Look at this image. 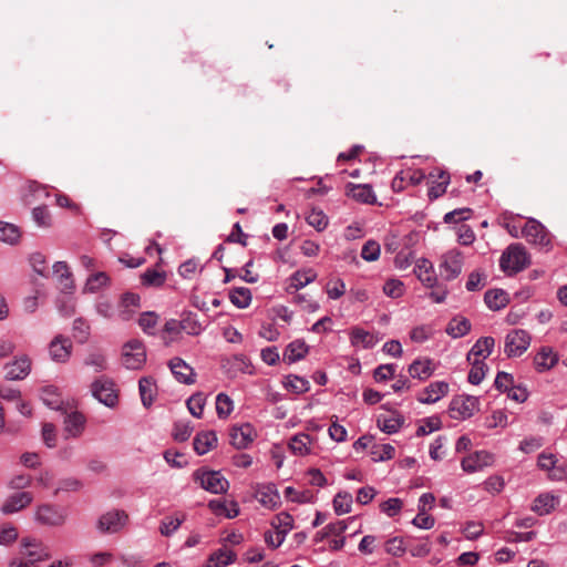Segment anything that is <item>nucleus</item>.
Segmentation results:
<instances>
[{
    "mask_svg": "<svg viewBox=\"0 0 567 567\" xmlns=\"http://www.w3.org/2000/svg\"><path fill=\"white\" fill-rule=\"evenodd\" d=\"M41 400L47 406H49L52 410L60 409L62 404V400L58 392V389L52 385H48L42 389Z\"/></svg>",
    "mask_w": 567,
    "mask_h": 567,
    "instance_id": "obj_46",
    "label": "nucleus"
},
{
    "mask_svg": "<svg viewBox=\"0 0 567 567\" xmlns=\"http://www.w3.org/2000/svg\"><path fill=\"white\" fill-rule=\"evenodd\" d=\"M414 272L417 279L429 288H432L437 282V277L434 272L433 265L427 259H420L415 265Z\"/></svg>",
    "mask_w": 567,
    "mask_h": 567,
    "instance_id": "obj_23",
    "label": "nucleus"
},
{
    "mask_svg": "<svg viewBox=\"0 0 567 567\" xmlns=\"http://www.w3.org/2000/svg\"><path fill=\"white\" fill-rule=\"evenodd\" d=\"M395 449L391 444L374 445L371 451L374 462L388 461L394 457Z\"/></svg>",
    "mask_w": 567,
    "mask_h": 567,
    "instance_id": "obj_54",
    "label": "nucleus"
},
{
    "mask_svg": "<svg viewBox=\"0 0 567 567\" xmlns=\"http://www.w3.org/2000/svg\"><path fill=\"white\" fill-rule=\"evenodd\" d=\"M478 410V399L472 395H456L450 403L451 416L457 420H466Z\"/></svg>",
    "mask_w": 567,
    "mask_h": 567,
    "instance_id": "obj_7",
    "label": "nucleus"
},
{
    "mask_svg": "<svg viewBox=\"0 0 567 567\" xmlns=\"http://www.w3.org/2000/svg\"><path fill=\"white\" fill-rule=\"evenodd\" d=\"M316 278L317 274L311 268L298 270L290 277V288L298 290L315 281Z\"/></svg>",
    "mask_w": 567,
    "mask_h": 567,
    "instance_id": "obj_40",
    "label": "nucleus"
},
{
    "mask_svg": "<svg viewBox=\"0 0 567 567\" xmlns=\"http://www.w3.org/2000/svg\"><path fill=\"white\" fill-rule=\"evenodd\" d=\"M89 334H90L89 324L82 318L75 319L73 321V337L80 343H84L87 341Z\"/></svg>",
    "mask_w": 567,
    "mask_h": 567,
    "instance_id": "obj_61",
    "label": "nucleus"
},
{
    "mask_svg": "<svg viewBox=\"0 0 567 567\" xmlns=\"http://www.w3.org/2000/svg\"><path fill=\"white\" fill-rule=\"evenodd\" d=\"M185 515H181L179 517H165L162 522H161V526H159V532L163 536H171L173 535L178 528L179 526L183 524V522L185 520Z\"/></svg>",
    "mask_w": 567,
    "mask_h": 567,
    "instance_id": "obj_52",
    "label": "nucleus"
},
{
    "mask_svg": "<svg viewBox=\"0 0 567 567\" xmlns=\"http://www.w3.org/2000/svg\"><path fill=\"white\" fill-rule=\"evenodd\" d=\"M309 389L310 383L307 379L295 374L286 375V390L296 394H301L308 392Z\"/></svg>",
    "mask_w": 567,
    "mask_h": 567,
    "instance_id": "obj_47",
    "label": "nucleus"
},
{
    "mask_svg": "<svg viewBox=\"0 0 567 567\" xmlns=\"http://www.w3.org/2000/svg\"><path fill=\"white\" fill-rule=\"evenodd\" d=\"M166 280L165 271L147 269L141 275V282L146 287H161Z\"/></svg>",
    "mask_w": 567,
    "mask_h": 567,
    "instance_id": "obj_45",
    "label": "nucleus"
},
{
    "mask_svg": "<svg viewBox=\"0 0 567 567\" xmlns=\"http://www.w3.org/2000/svg\"><path fill=\"white\" fill-rule=\"evenodd\" d=\"M194 480L213 494H223L229 488V482L219 471L197 470L194 472Z\"/></svg>",
    "mask_w": 567,
    "mask_h": 567,
    "instance_id": "obj_4",
    "label": "nucleus"
},
{
    "mask_svg": "<svg viewBox=\"0 0 567 567\" xmlns=\"http://www.w3.org/2000/svg\"><path fill=\"white\" fill-rule=\"evenodd\" d=\"M82 486V482L75 477L62 478L58 482V486L54 489L53 495L56 496L60 492H78Z\"/></svg>",
    "mask_w": 567,
    "mask_h": 567,
    "instance_id": "obj_59",
    "label": "nucleus"
},
{
    "mask_svg": "<svg viewBox=\"0 0 567 567\" xmlns=\"http://www.w3.org/2000/svg\"><path fill=\"white\" fill-rule=\"evenodd\" d=\"M179 321L182 331L189 336H198L203 331L202 323L198 321L197 316L193 312L184 313Z\"/></svg>",
    "mask_w": 567,
    "mask_h": 567,
    "instance_id": "obj_42",
    "label": "nucleus"
},
{
    "mask_svg": "<svg viewBox=\"0 0 567 567\" xmlns=\"http://www.w3.org/2000/svg\"><path fill=\"white\" fill-rule=\"evenodd\" d=\"M484 301L491 310H499L508 302L507 295L502 289H491L485 292Z\"/></svg>",
    "mask_w": 567,
    "mask_h": 567,
    "instance_id": "obj_35",
    "label": "nucleus"
},
{
    "mask_svg": "<svg viewBox=\"0 0 567 567\" xmlns=\"http://www.w3.org/2000/svg\"><path fill=\"white\" fill-rule=\"evenodd\" d=\"M558 362V354L549 347H543L535 355L534 363L538 372L550 370Z\"/></svg>",
    "mask_w": 567,
    "mask_h": 567,
    "instance_id": "obj_24",
    "label": "nucleus"
},
{
    "mask_svg": "<svg viewBox=\"0 0 567 567\" xmlns=\"http://www.w3.org/2000/svg\"><path fill=\"white\" fill-rule=\"evenodd\" d=\"M32 218L39 227H50L51 216L47 207L38 206L32 210Z\"/></svg>",
    "mask_w": 567,
    "mask_h": 567,
    "instance_id": "obj_63",
    "label": "nucleus"
},
{
    "mask_svg": "<svg viewBox=\"0 0 567 567\" xmlns=\"http://www.w3.org/2000/svg\"><path fill=\"white\" fill-rule=\"evenodd\" d=\"M495 340L492 337L480 338L467 353V361L488 358L494 349Z\"/></svg>",
    "mask_w": 567,
    "mask_h": 567,
    "instance_id": "obj_20",
    "label": "nucleus"
},
{
    "mask_svg": "<svg viewBox=\"0 0 567 567\" xmlns=\"http://www.w3.org/2000/svg\"><path fill=\"white\" fill-rule=\"evenodd\" d=\"M113 381L101 378L93 382L92 393L95 399L109 408H114L117 404L118 395L115 390Z\"/></svg>",
    "mask_w": 567,
    "mask_h": 567,
    "instance_id": "obj_9",
    "label": "nucleus"
},
{
    "mask_svg": "<svg viewBox=\"0 0 567 567\" xmlns=\"http://www.w3.org/2000/svg\"><path fill=\"white\" fill-rule=\"evenodd\" d=\"M254 429L246 423L240 426H233L229 433L230 444L238 450L247 449L254 441Z\"/></svg>",
    "mask_w": 567,
    "mask_h": 567,
    "instance_id": "obj_16",
    "label": "nucleus"
},
{
    "mask_svg": "<svg viewBox=\"0 0 567 567\" xmlns=\"http://www.w3.org/2000/svg\"><path fill=\"white\" fill-rule=\"evenodd\" d=\"M383 291L391 298H399L404 293V285L399 279H389L383 286Z\"/></svg>",
    "mask_w": 567,
    "mask_h": 567,
    "instance_id": "obj_62",
    "label": "nucleus"
},
{
    "mask_svg": "<svg viewBox=\"0 0 567 567\" xmlns=\"http://www.w3.org/2000/svg\"><path fill=\"white\" fill-rule=\"evenodd\" d=\"M20 238L19 228L9 223L0 221V240L8 244H16Z\"/></svg>",
    "mask_w": 567,
    "mask_h": 567,
    "instance_id": "obj_49",
    "label": "nucleus"
},
{
    "mask_svg": "<svg viewBox=\"0 0 567 567\" xmlns=\"http://www.w3.org/2000/svg\"><path fill=\"white\" fill-rule=\"evenodd\" d=\"M306 220L318 231H322L328 226V217L322 210L312 209L308 213Z\"/></svg>",
    "mask_w": 567,
    "mask_h": 567,
    "instance_id": "obj_56",
    "label": "nucleus"
},
{
    "mask_svg": "<svg viewBox=\"0 0 567 567\" xmlns=\"http://www.w3.org/2000/svg\"><path fill=\"white\" fill-rule=\"evenodd\" d=\"M470 330L471 322L464 317L453 318L446 327V333L455 339L464 337L470 332Z\"/></svg>",
    "mask_w": 567,
    "mask_h": 567,
    "instance_id": "obj_37",
    "label": "nucleus"
},
{
    "mask_svg": "<svg viewBox=\"0 0 567 567\" xmlns=\"http://www.w3.org/2000/svg\"><path fill=\"white\" fill-rule=\"evenodd\" d=\"M53 274L59 277L60 284L63 286L62 290L64 292H72L74 285L66 262L56 261L53 265Z\"/></svg>",
    "mask_w": 567,
    "mask_h": 567,
    "instance_id": "obj_36",
    "label": "nucleus"
},
{
    "mask_svg": "<svg viewBox=\"0 0 567 567\" xmlns=\"http://www.w3.org/2000/svg\"><path fill=\"white\" fill-rule=\"evenodd\" d=\"M409 373L414 379L426 380L433 374L432 361L430 359L413 361L409 367Z\"/></svg>",
    "mask_w": 567,
    "mask_h": 567,
    "instance_id": "obj_34",
    "label": "nucleus"
},
{
    "mask_svg": "<svg viewBox=\"0 0 567 567\" xmlns=\"http://www.w3.org/2000/svg\"><path fill=\"white\" fill-rule=\"evenodd\" d=\"M141 306V298L137 293L133 292H125L122 295L121 302H120V311L118 316L122 320L126 321L130 320L132 315L134 313L135 309L140 308Z\"/></svg>",
    "mask_w": 567,
    "mask_h": 567,
    "instance_id": "obj_25",
    "label": "nucleus"
},
{
    "mask_svg": "<svg viewBox=\"0 0 567 567\" xmlns=\"http://www.w3.org/2000/svg\"><path fill=\"white\" fill-rule=\"evenodd\" d=\"M33 494L31 492H17L10 495L1 506L3 514H13L28 507L33 502Z\"/></svg>",
    "mask_w": 567,
    "mask_h": 567,
    "instance_id": "obj_14",
    "label": "nucleus"
},
{
    "mask_svg": "<svg viewBox=\"0 0 567 567\" xmlns=\"http://www.w3.org/2000/svg\"><path fill=\"white\" fill-rule=\"evenodd\" d=\"M4 369L7 379L22 380L30 373L31 362L28 357L23 355L6 364Z\"/></svg>",
    "mask_w": 567,
    "mask_h": 567,
    "instance_id": "obj_19",
    "label": "nucleus"
},
{
    "mask_svg": "<svg viewBox=\"0 0 567 567\" xmlns=\"http://www.w3.org/2000/svg\"><path fill=\"white\" fill-rule=\"evenodd\" d=\"M347 528V520L330 523L316 534V540L321 542L330 536H341Z\"/></svg>",
    "mask_w": 567,
    "mask_h": 567,
    "instance_id": "obj_41",
    "label": "nucleus"
},
{
    "mask_svg": "<svg viewBox=\"0 0 567 567\" xmlns=\"http://www.w3.org/2000/svg\"><path fill=\"white\" fill-rule=\"evenodd\" d=\"M127 518L124 511H111L99 518L97 528L101 533H117L125 526Z\"/></svg>",
    "mask_w": 567,
    "mask_h": 567,
    "instance_id": "obj_11",
    "label": "nucleus"
},
{
    "mask_svg": "<svg viewBox=\"0 0 567 567\" xmlns=\"http://www.w3.org/2000/svg\"><path fill=\"white\" fill-rule=\"evenodd\" d=\"M464 256L457 249H451L442 255L439 265L440 275L444 280H453L457 278L463 268Z\"/></svg>",
    "mask_w": 567,
    "mask_h": 567,
    "instance_id": "obj_5",
    "label": "nucleus"
},
{
    "mask_svg": "<svg viewBox=\"0 0 567 567\" xmlns=\"http://www.w3.org/2000/svg\"><path fill=\"white\" fill-rule=\"evenodd\" d=\"M208 507L216 515H224L227 518H234L239 514L238 504L234 501L227 503L226 501L213 499L208 503Z\"/></svg>",
    "mask_w": 567,
    "mask_h": 567,
    "instance_id": "obj_30",
    "label": "nucleus"
},
{
    "mask_svg": "<svg viewBox=\"0 0 567 567\" xmlns=\"http://www.w3.org/2000/svg\"><path fill=\"white\" fill-rule=\"evenodd\" d=\"M442 427V422L437 416H430L423 420V423L419 425L416 430L417 436H424L432 432L439 431Z\"/></svg>",
    "mask_w": 567,
    "mask_h": 567,
    "instance_id": "obj_58",
    "label": "nucleus"
},
{
    "mask_svg": "<svg viewBox=\"0 0 567 567\" xmlns=\"http://www.w3.org/2000/svg\"><path fill=\"white\" fill-rule=\"evenodd\" d=\"M429 177L436 179L432 182L427 192L429 198L433 200L441 197L446 192V187L450 184V174L445 171L435 168L430 173Z\"/></svg>",
    "mask_w": 567,
    "mask_h": 567,
    "instance_id": "obj_18",
    "label": "nucleus"
},
{
    "mask_svg": "<svg viewBox=\"0 0 567 567\" xmlns=\"http://www.w3.org/2000/svg\"><path fill=\"white\" fill-rule=\"evenodd\" d=\"M529 264V255L522 244H511L499 258V267L507 275L517 274Z\"/></svg>",
    "mask_w": 567,
    "mask_h": 567,
    "instance_id": "obj_1",
    "label": "nucleus"
},
{
    "mask_svg": "<svg viewBox=\"0 0 567 567\" xmlns=\"http://www.w3.org/2000/svg\"><path fill=\"white\" fill-rule=\"evenodd\" d=\"M194 450L198 455H204L217 445V435L215 431H202L194 437Z\"/></svg>",
    "mask_w": 567,
    "mask_h": 567,
    "instance_id": "obj_22",
    "label": "nucleus"
},
{
    "mask_svg": "<svg viewBox=\"0 0 567 567\" xmlns=\"http://www.w3.org/2000/svg\"><path fill=\"white\" fill-rule=\"evenodd\" d=\"M49 353L54 362H66L72 353L71 340L62 334L56 336L49 344Z\"/></svg>",
    "mask_w": 567,
    "mask_h": 567,
    "instance_id": "obj_13",
    "label": "nucleus"
},
{
    "mask_svg": "<svg viewBox=\"0 0 567 567\" xmlns=\"http://www.w3.org/2000/svg\"><path fill=\"white\" fill-rule=\"evenodd\" d=\"M377 423L382 432L386 434H394L401 429L403 420L399 416L389 419H378Z\"/></svg>",
    "mask_w": 567,
    "mask_h": 567,
    "instance_id": "obj_60",
    "label": "nucleus"
},
{
    "mask_svg": "<svg viewBox=\"0 0 567 567\" xmlns=\"http://www.w3.org/2000/svg\"><path fill=\"white\" fill-rule=\"evenodd\" d=\"M522 237L542 249L549 250L551 248V238L546 227L535 218H528L522 228Z\"/></svg>",
    "mask_w": 567,
    "mask_h": 567,
    "instance_id": "obj_3",
    "label": "nucleus"
},
{
    "mask_svg": "<svg viewBox=\"0 0 567 567\" xmlns=\"http://www.w3.org/2000/svg\"><path fill=\"white\" fill-rule=\"evenodd\" d=\"M352 506V496L351 494L338 493L333 498V508L337 515H343L351 511Z\"/></svg>",
    "mask_w": 567,
    "mask_h": 567,
    "instance_id": "obj_51",
    "label": "nucleus"
},
{
    "mask_svg": "<svg viewBox=\"0 0 567 567\" xmlns=\"http://www.w3.org/2000/svg\"><path fill=\"white\" fill-rule=\"evenodd\" d=\"M236 560V554L227 548H220L210 554L207 567H226Z\"/></svg>",
    "mask_w": 567,
    "mask_h": 567,
    "instance_id": "obj_33",
    "label": "nucleus"
},
{
    "mask_svg": "<svg viewBox=\"0 0 567 567\" xmlns=\"http://www.w3.org/2000/svg\"><path fill=\"white\" fill-rule=\"evenodd\" d=\"M257 498L265 507L270 509L280 503V495L272 484L260 486L257 491Z\"/></svg>",
    "mask_w": 567,
    "mask_h": 567,
    "instance_id": "obj_26",
    "label": "nucleus"
},
{
    "mask_svg": "<svg viewBox=\"0 0 567 567\" xmlns=\"http://www.w3.org/2000/svg\"><path fill=\"white\" fill-rule=\"evenodd\" d=\"M271 524L275 530H268L265 533V542L272 548H277L284 543V529L280 528V516L278 515L276 519L272 520Z\"/></svg>",
    "mask_w": 567,
    "mask_h": 567,
    "instance_id": "obj_44",
    "label": "nucleus"
},
{
    "mask_svg": "<svg viewBox=\"0 0 567 567\" xmlns=\"http://www.w3.org/2000/svg\"><path fill=\"white\" fill-rule=\"evenodd\" d=\"M84 364L92 367L95 372H101L106 369V359L100 352H92L85 358Z\"/></svg>",
    "mask_w": 567,
    "mask_h": 567,
    "instance_id": "obj_64",
    "label": "nucleus"
},
{
    "mask_svg": "<svg viewBox=\"0 0 567 567\" xmlns=\"http://www.w3.org/2000/svg\"><path fill=\"white\" fill-rule=\"evenodd\" d=\"M350 341L354 347L371 349L378 343L379 340L369 331L355 327L350 332Z\"/></svg>",
    "mask_w": 567,
    "mask_h": 567,
    "instance_id": "obj_28",
    "label": "nucleus"
},
{
    "mask_svg": "<svg viewBox=\"0 0 567 567\" xmlns=\"http://www.w3.org/2000/svg\"><path fill=\"white\" fill-rule=\"evenodd\" d=\"M138 391L142 403L145 408H150L153 404L156 394V384L150 377H144L138 382Z\"/></svg>",
    "mask_w": 567,
    "mask_h": 567,
    "instance_id": "obj_32",
    "label": "nucleus"
},
{
    "mask_svg": "<svg viewBox=\"0 0 567 567\" xmlns=\"http://www.w3.org/2000/svg\"><path fill=\"white\" fill-rule=\"evenodd\" d=\"M193 431L190 422L178 421L174 424L173 437L177 442H185L190 437Z\"/></svg>",
    "mask_w": 567,
    "mask_h": 567,
    "instance_id": "obj_55",
    "label": "nucleus"
},
{
    "mask_svg": "<svg viewBox=\"0 0 567 567\" xmlns=\"http://www.w3.org/2000/svg\"><path fill=\"white\" fill-rule=\"evenodd\" d=\"M468 362L472 367L468 372L467 380L470 383L477 385L485 378V374H486L488 368L482 359H475V360H472Z\"/></svg>",
    "mask_w": 567,
    "mask_h": 567,
    "instance_id": "obj_43",
    "label": "nucleus"
},
{
    "mask_svg": "<svg viewBox=\"0 0 567 567\" xmlns=\"http://www.w3.org/2000/svg\"><path fill=\"white\" fill-rule=\"evenodd\" d=\"M288 446L295 455H308L311 451V437L306 433L296 434L290 439Z\"/></svg>",
    "mask_w": 567,
    "mask_h": 567,
    "instance_id": "obj_29",
    "label": "nucleus"
},
{
    "mask_svg": "<svg viewBox=\"0 0 567 567\" xmlns=\"http://www.w3.org/2000/svg\"><path fill=\"white\" fill-rule=\"evenodd\" d=\"M449 392V384L444 381L430 383L417 396V401L423 404H432L445 396Z\"/></svg>",
    "mask_w": 567,
    "mask_h": 567,
    "instance_id": "obj_17",
    "label": "nucleus"
},
{
    "mask_svg": "<svg viewBox=\"0 0 567 567\" xmlns=\"http://www.w3.org/2000/svg\"><path fill=\"white\" fill-rule=\"evenodd\" d=\"M229 299L237 308L245 309L251 302L250 289L246 287L234 288L229 292Z\"/></svg>",
    "mask_w": 567,
    "mask_h": 567,
    "instance_id": "obj_39",
    "label": "nucleus"
},
{
    "mask_svg": "<svg viewBox=\"0 0 567 567\" xmlns=\"http://www.w3.org/2000/svg\"><path fill=\"white\" fill-rule=\"evenodd\" d=\"M494 462V456L486 451H477L464 457L461 466L466 473H475L482 471L484 467L491 466Z\"/></svg>",
    "mask_w": 567,
    "mask_h": 567,
    "instance_id": "obj_12",
    "label": "nucleus"
},
{
    "mask_svg": "<svg viewBox=\"0 0 567 567\" xmlns=\"http://www.w3.org/2000/svg\"><path fill=\"white\" fill-rule=\"evenodd\" d=\"M66 517L68 513L64 507L50 503L41 504L34 511V520L42 526H62Z\"/></svg>",
    "mask_w": 567,
    "mask_h": 567,
    "instance_id": "obj_2",
    "label": "nucleus"
},
{
    "mask_svg": "<svg viewBox=\"0 0 567 567\" xmlns=\"http://www.w3.org/2000/svg\"><path fill=\"white\" fill-rule=\"evenodd\" d=\"M158 322L157 313L153 311L143 312L138 318V326L147 334H155V328Z\"/></svg>",
    "mask_w": 567,
    "mask_h": 567,
    "instance_id": "obj_50",
    "label": "nucleus"
},
{
    "mask_svg": "<svg viewBox=\"0 0 567 567\" xmlns=\"http://www.w3.org/2000/svg\"><path fill=\"white\" fill-rule=\"evenodd\" d=\"M347 194L362 204L372 205L377 203V196L372 187L368 184H349Z\"/></svg>",
    "mask_w": 567,
    "mask_h": 567,
    "instance_id": "obj_21",
    "label": "nucleus"
},
{
    "mask_svg": "<svg viewBox=\"0 0 567 567\" xmlns=\"http://www.w3.org/2000/svg\"><path fill=\"white\" fill-rule=\"evenodd\" d=\"M557 503L558 499L555 495L549 493L540 494L535 498L532 509L538 515H547L555 508Z\"/></svg>",
    "mask_w": 567,
    "mask_h": 567,
    "instance_id": "obj_31",
    "label": "nucleus"
},
{
    "mask_svg": "<svg viewBox=\"0 0 567 567\" xmlns=\"http://www.w3.org/2000/svg\"><path fill=\"white\" fill-rule=\"evenodd\" d=\"M85 425V417L80 412H72L64 419V431L69 436L78 437L82 434Z\"/></svg>",
    "mask_w": 567,
    "mask_h": 567,
    "instance_id": "obj_27",
    "label": "nucleus"
},
{
    "mask_svg": "<svg viewBox=\"0 0 567 567\" xmlns=\"http://www.w3.org/2000/svg\"><path fill=\"white\" fill-rule=\"evenodd\" d=\"M309 352V346L303 340H295L286 347V354L290 363L303 359Z\"/></svg>",
    "mask_w": 567,
    "mask_h": 567,
    "instance_id": "obj_38",
    "label": "nucleus"
},
{
    "mask_svg": "<svg viewBox=\"0 0 567 567\" xmlns=\"http://www.w3.org/2000/svg\"><path fill=\"white\" fill-rule=\"evenodd\" d=\"M123 364L127 369L136 370L143 367L146 361V351L140 340H131L123 347Z\"/></svg>",
    "mask_w": 567,
    "mask_h": 567,
    "instance_id": "obj_8",
    "label": "nucleus"
},
{
    "mask_svg": "<svg viewBox=\"0 0 567 567\" xmlns=\"http://www.w3.org/2000/svg\"><path fill=\"white\" fill-rule=\"evenodd\" d=\"M205 403L206 400L200 393L192 395L186 402L189 413L197 419L202 417Z\"/></svg>",
    "mask_w": 567,
    "mask_h": 567,
    "instance_id": "obj_57",
    "label": "nucleus"
},
{
    "mask_svg": "<svg viewBox=\"0 0 567 567\" xmlns=\"http://www.w3.org/2000/svg\"><path fill=\"white\" fill-rule=\"evenodd\" d=\"M530 344V336L523 329H514L505 337L504 352L507 357L522 355Z\"/></svg>",
    "mask_w": 567,
    "mask_h": 567,
    "instance_id": "obj_6",
    "label": "nucleus"
},
{
    "mask_svg": "<svg viewBox=\"0 0 567 567\" xmlns=\"http://www.w3.org/2000/svg\"><path fill=\"white\" fill-rule=\"evenodd\" d=\"M22 545L27 548H34L28 549L24 553L25 557L12 559L9 564V567H37L38 561L47 560L50 558V554L47 553L44 548L35 544H32L28 539H23Z\"/></svg>",
    "mask_w": 567,
    "mask_h": 567,
    "instance_id": "obj_10",
    "label": "nucleus"
},
{
    "mask_svg": "<svg viewBox=\"0 0 567 567\" xmlns=\"http://www.w3.org/2000/svg\"><path fill=\"white\" fill-rule=\"evenodd\" d=\"M168 367L175 379L184 384H193L195 382V371L183 359L175 357L169 360Z\"/></svg>",
    "mask_w": 567,
    "mask_h": 567,
    "instance_id": "obj_15",
    "label": "nucleus"
},
{
    "mask_svg": "<svg viewBox=\"0 0 567 567\" xmlns=\"http://www.w3.org/2000/svg\"><path fill=\"white\" fill-rule=\"evenodd\" d=\"M110 281V277L106 272L100 271L91 275L85 284L84 290L87 292H96L102 287H105Z\"/></svg>",
    "mask_w": 567,
    "mask_h": 567,
    "instance_id": "obj_48",
    "label": "nucleus"
},
{
    "mask_svg": "<svg viewBox=\"0 0 567 567\" xmlns=\"http://www.w3.org/2000/svg\"><path fill=\"white\" fill-rule=\"evenodd\" d=\"M233 401L227 394L219 393L216 396V413L219 419H226L233 412Z\"/></svg>",
    "mask_w": 567,
    "mask_h": 567,
    "instance_id": "obj_53",
    "label": "nucleus"
}]
</instances>
